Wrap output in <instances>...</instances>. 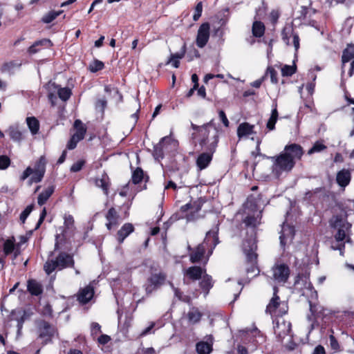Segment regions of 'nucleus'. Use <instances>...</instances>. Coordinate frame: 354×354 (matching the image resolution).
<instances>
[{"label": "nucleus", "mask_w": 354, "mask_h": 354, "mask_svg": "<svg viewBox=\"0 0 354 354\" xmlns=\"http://www.w3.org/2000/svg\"><path fill=\"white\" fill-rule=\"evenodd\" d=\"M85 164V161L83 160H78L76 162H75L74 164L72 165V166L71 167V171L72 172H77V171H80L83 166Z\"/></svg>", "instance_id": "55"}, {"label": "nucleus", "mask_w": 354, "mask_h": 354, "mask_svg": "<svg viewBox=\"0 0 354 354\" xmlns=\"http://www.w3.org/2000/svg\"><path fill=\"white\" fill-rule=\"evenodd\" d=\"M218 115H219V118H220L221 122L224 124V126L226 127H229L230 122H229L228 119L227 118V116H226L225 112L222 110L219 111Z\"/></svg>", "instance_id": "60"}, {"label": "nucleus", "mask_w": 354, "mask_h": 354, "mask_svg": "<svg viewBox=\"0 0 354 354\" xmlns=\"http://www.w3.org/2000/svg\"><path fill=\"white\" fill-rule=\"evenodd\" d=\"M273 162L272 169L276 174H279L283 171L288 172L295 167V161H292L283 152L279 156L269 157Z\"/></svg>", "instance_id": "5"}, {"label": "nucleus", "mask_w": 354, "mask_h": 354, "mask_svg": "<svg viewBox=\"0 0 354 354\" xmlns=\"http://www.w3.org/2000/svg\"><path fill=\"white\" fill-rule=\"evenodd\" d=\"M77 130L76 132L73 135L77 140L80 141L84 139L86 133V128L82 125V122L80 120H76L74 123Z\"/></svg>", "instance_id": "35"}, {"label": "nucleus", "mask_w": 354, "mask_h": 354, "mask_svg": "<svg viewBox=\"0 0 354 354\" xmlns=\"http://www.w3.org/2000/svg\"><path fill=\"white\" fill-rule=\"evenodd\" d=\"M327 147L323 143V141H317L314 143L313 147L308 151V155H312L315 153H319L325 150Z\"/></svg>", "instance_id": "43"}, {"label": "nucleus", "mask_w": 354, "mask_h": 354, "mask_svg": "<svg viewBox=\"0 0 354 354\" xmlns=\"http://www.w3.org/2000/svg\"><path fill=\"white\" fill-rule=\"evenodd\" d=\"M15 66V64L12 62L4 63L1 68V71L5 73L10 71Z\"/></svg>", "instance_id": "61"}, {"label": "nucleus", "mask_w": 354, "mask_h": 354, "mask_svg": "<svg viewBox=\"0 0 354 354\" xmlns=\"http://www.w3.org/2000/svg\"><path fill=\"white\" fill-rule=\"evenodd\" d=\"M218 225H219V223H216L215 225V226H214L210 230H209L207 233H206V237H212V244H213V248H214L217 244H218L219 243V240H218V230H219V227H218Z\"/></svg>", "instance_id": "38"}, {"label": "nucleus", "mask_w": 354, "mask_h": 354, "mask_svg": "<svg viewBox=\"0 0 354 354\" xmlns=\"http://www.w3.org/2000/svg\"><path fill=\"white\" fill-rule=\"evenodd\" d=\"M39 337L42 343L46 344L51 342L55 333L54 327L46 321H41L38 324Z\"/></svg>", "instance_id": "9"}, {"label": "nucleus", "mask_w": 354, "mask_h": 354, "mask_svg": "<svg viewBox=\"0 0 354 354\" xmlns=\"http://www.w3.org/2000/svg\"><path fill=\"white\" fill-rule=\"evenodd\" d=\"M26 121L31 133L32 135L37 134L39 130V120L35 117L32 116L27 117Z\"/></svg>", "instance_id": "33"}, {"label": "nucleus", "mask_w": 354, "mask_h": 354, "mask_svg": "<svg viewBox=\"0 0 354 354\" xmlns=\"http://www.w3.org/2000/svg\"><path fill=\"white\" fill-rule=\"evenodd\" d=\"M8 133L10 138L14 141L20 142L23 139L22 132L17 126L10 127Z\"/></svg>", "instance_id": "37"}, {"label": "nucleus", "mask_w": 354, "mask_h": 354, "mask_svg": "<svg viewBox=\"0 0 354 354\" xmlns=\"http://www.w3.org/2000/svg\"><path fill=\"white\" fill-rule=\"evenodd\" d=\"M46 214H47L46 209V207H44L40 214V216H39V221L36 225L35 230H37L40 227V225L43 223V221L46 216Z\"/></svg>", "instance_id": "62"}, {"label": "nucleus", "mask_w": 354, "mask_h": 354, "mask_svg": "<svg viewBox=\"0 0 354 354\" xmlns=\"http://www.w3.org/2000/svg\"><path fill=\"white\" fill-rule=\"evenodd\" d=\"M171 286L174 288L175 296L181 301L187 303L188 304H192V299L189 296L185 295L181 292L178 288H174L173 284L171 283Z\"/></svg>", "instance_id": "44"}, {"label": "nucleus", "mask_w": 354, "mask_h": 354, "mask_svg": "<svg viewBox=\"0 0 354 354\" xmlns=\"http://www.w3.org/2000/svg\"><path fill=\"white\" fill-rule=\"evenodd\" d=\"M32 174V176L30 178V181L36 183L41 182L44 176V174L38 173L36 171H33Z\"/></svg>", "instance_id": "58"}, {"label": "nucleus", "mask_w": 354, "mask_h": 354, "mask_svg": "<svg viewBox=\"0 0 354 354\" xmlns=\"http://www.w3.org/2000/svg\"><path fill=\"white\" fill-rule=\"evenodd\" d=\"M274 333L277 337L279 338V341H282V339L288 335L291 330V324L290 322H286L283 321L279 323L277 322L276 326L274 327Z\"/></svg>", "instance_id": "16"}, {"label": "nucleus", "mask_w": 354, "mask_h": 354, "mask_svg": "<svg viewBox=\"0 0 354 354\" xmlns=\"http://www.w3.org/2000/svg\"><path fill=\"white\" fill-rule=\"evenodd\" d=\"M12 316L13 317V319L16 320L17 322V333L19 334L25 320L29 317L30 315L24 310H18L12 311Z\"/></svg>", "instance_id": "19"}, {"label": "nucleus", "mask_w": 354, "mask_h": 354, "mask_svg": "<svg viewBox=\"0 0 354 354\" xmlns=\"http://www.w3.org/2000/svg\"><path fill=\"white\" fill-rule=\"evenodd\" d=\"M74 224V219L71 215H65L64 216V225L66 228L71 229L73 227Z\"/></svg>", "instance_id": "59"}, {"label": "nucleus", "mask_w": 354, "mask_h": 354, "mask_svg": "<svg viewBox=\"0 0 354 354\" xmlns=\"http://www.w3.org/2000/svg\"><path fill=\"white\" fill-rule=\"evenodd\" d=\"M104 64L102 61L98 59H95L92 63L89 65V69L91 72L95 73L99 71H101L104 68Z\"/></svg>", "instance_id": "48"}, {"label": "nucleus", "mask_w": 354, "mask_h": 354, "mask_svg": "<svg viewBox=\"0 0 354 354\" xmlns=\"http://www.w3.org/2000/svg\"><path fill=\"white\" fill-rule=\"evenodd\" d=\"M266 74L270 75L272 83H278L277 72L274 68L271 66L268 67Z\"/></svg>", "instance_id": "51"}, {"label": "nucleus", "mask_w": 354, "mask_h": 354, "mask_svg": "<svg viewBox=\"0 0 354 354\" xmlns=\"http://www.w3.org/2000/svg\"><path fill=\"white\" fill-rule=\"evenodd\" d=\"M145 178L144 171L140 167H137L132 174L131 180L133 184L137 185Z\"/></svg>", "instance_id": "40"}, {"label": "nucleus", "mask_w": 354, "mask_h": 354, "mask_svg": "<svg viewBox=\"0 0 354 354\" xmlns=\"http://www.w3.org/2000/svg\"><path fill=\"white\" fill-rule=\"evenodd\" d=\"M279 113L277 111V102H274L272 104L271 115L266 124V127L269 131H272L275 129V124L277 121Z\"/></svg>", "instance_id": "26"}, {"label": "nucleus", "mask_w": 354, "mask_h": 354, "mask_svg": "<svg viewBox=\"0 0 354 354\" xmlns=\"http://www.w3.org/2000/svg\"><path fill=\"white\" fill-rule=\"evenodd\" d=\"M198 134L200 136L198 143L202 148H206L216 136L217 143L218 142V129L216 127L214 120L202 125V129Z\"/></svg>", "instance_id": "3"}, {"label": "nucleus", "mask_w": 354, "mask_h": 354, "mask_svg": "<svg viewBox=\"0 0 354 354\" xmlns=\"http://www.w3.org/2000/svg\"><path fill=\"white\" fill-rule=\"evenodd\" d=\"M196 349L198 354H209L212 351V343L199 342L196 345Z\"/></svg>", "instance_id": "31"}, {"label": "nucleus", "mask_w": 354, "mask_h": 354, "mask_svg": "<svg viewBox=\"0 0 354 354\" xmlns=\"http://www.w3.org/2000/svg\"><path fill=\"white\" fill-rule=\"evenodd\" d=\"M94 295V289L93 286L88 285L80 289L77 294V299L82 304H87Z\"/></svg>", "instance_id": "14"}, {"label": "nucleus", "mask_w": 354, "mask_h": 354, "mask_svg": "<svg viewBox=\"0 0 354 354\" xmlns=\"http://www.w3.org/2000/svg\"><path fill=\"white\" fill-rule=\"evenodd\" d=\"M134 231L133 225L130 223H124L120 230L118 232V240L122 243L124 240Z\"/></svg>", "instance_id": "22"}, {"label": "nucleus", "mask_w": 354, "mask_h": 354, "mask_svg": "<svg viewBox=\"0 0 354 354\" xmlns=\"http://www.w3.org/2000/svg\"><path fill=\"white\" fill-rule=\"evenodd\" d=\"M272 279L278 283H286L290 275V268L285 263L277 261L272 267Z\"/></svg>", "instance_id": "7"}, {"label": "nucleus", "mask_w": 354, "mask_h": 354, "mask_svg": "<svg viewBox=\"0 0 354 354\" xmlns=\"http://www.w3.org/2000/svg\"><path fill=\"white\" fill-rule=\"evenodd\" d=\"M66 268H75L73 254L66 252H59L51 259H48L44 265V270L49 275L55 270H62Z\"/></svg>", "instance_id": "2"}, {"label": "nucleus", "mask_w": 354, "mask_h": 354, "mask_svg": "<svg viewBox=\"0 0 354 354\" xmlns=\"http://www.w3.org/2000/svg\"><path fill=\"white\" fill-rule=\"evenodd\" d=\"M57 94H58L59 97L62 100L66 102L70 98L72 93H71V89H69L68 88H61L58 90Z\"/></svg>", "instance_id": "47"}, {"label": "nucleus", "mask_w": 354, "mask_h": 354, "mask_svg": "<svg viewBox=\"0 0 354 354\" xmlns=\"http://www.w3.org/2000/svg\"><path fill=\"white\" fill-rule=\"evenodd\" d=\"M257 244L254 239H248L243 243V252L245 254L246 272L253 276L259 274Z\"/></svg>", "instance_id": "1"}, {"label": "nucleus", "mask_w": 354, "mask_h": 354, "mask_svg": "<svg viewBox=\"0 0 354 354\" xmlns=\"http://www.w3.org/2000/svg\"><path fill=\"white\" fill-rule=\"evenodd\" d=\"M322 187H317L313 190L306 192L304 194V199L307 201H314L317 198V194L323 191Z\"/></svg>", "instance_id": "42"}, {"label": "nucleus", "mask_w": 354, "mask_h": 354, "mask_svg": "<svg viewBox=\"0 0 354 354\" xmlns=\"http://www.w3.org/2000/svg\"><path fill=\"white\" fill-rule=\"evenodd\" d=\"M55 191L54 186H49L41 192L37 198V203L40 206L44 205Z\"/></svg>", "instance_id": "28"}, {"label": "nucleus", "mask_w": 354, "mask_h": 354, "mask_svg": "<svg viewBox=\"0 0 354 354\" xmlns=\"http://www.w3.org/2000/svg\"><path fill=\"white\" fill-rule=\"evenodd\" d=\"M346 225L347 226L346 229H348V227H351V225L349 223H346V225L344 224L341 227H339L338 229V230L335 236V239L337 241H342L344 240V239L346 237V231L343 227H344Z\"/></svg>", "instance_id": "49"}, {"label": "nucleus", "mask_w": 354, "mask_h": 354, "mask_svg": "<svg viewBox=\"0 0 354 354\" xmlns=\"http://www.w3.org/2000/svg\"><path fill=\"white\" fill-rule=\"evenodd\" d=\"M107 105V101L105 98L99 99L97 100L95 103L96 109L100 110L102 112H104V109Z\"/></svg>", "instance_id": "57"}, {"label": "nucleus", "mask_w": 354, "mask_h": 354, "mask_svg": "<svg viewBox=\"0 0 354 354\" xmlns=\"http://www.w3.org/2000/svg\"><path fill=\"white\" fill-rule=\"evenodd\" d=\"M279 304H280L279 297V296L272 297L266 307V312L270 315L274 314L276 312V310L279 307Z\"/></svg>", "instance_id": "36"}, {"label": "nucleus", "mask_w": 354, "mask_h": 354, "mask_svg": "<svg viewBox=\"0 0 354 354\" xmlns=\"http://www.w3.org/2000/svg\"><path fill=\"white\" fill-rule=\"evenodd\" d=\"M294 286L295 290L301 293L302 296L307 297H317V291L315 290L313 284L311 283L309 277L303 274H298L295 277Z\"/></svg>", "instance_id": "4"}, {"label": "nucleus", "mask_w": 354, "mask_h": 354, "mask_svg": "<svg viewBox=\"0 0 354 354\" xmlns=\"http://www.w3.org/2000/svg\"><path fill=\"white\" fill-rule=\"evenodd\" d=\"M254 125H251L248 122L240 124L237 128V136L239 138L248 136L254 133Z\"/></svg>", "instance_id": "25"}, {"label": "nucleus", "mask_w": 354, "mask_h": 354, "mask_svg": "<svg viewBox=\"0 0 354 354\" xmlns=\"http://www.w3.org/2000/svg\"><path fill=\"white\" fill-rule=\"evenodd\" d=\"M262 214L261 212L257 214L256 216H248L243 220V223L247 227H257L260 223L261 220Z\"/></svg>", "instance_id": "29"}, {"label": "nucleus", "mask_w": 354, "mask_h": 354, "mask_svg": "<svg viewBox=\"0 0 354 354\" xmlns=\"http://www.w3.org/2000/svg\"><path fill=\"white\" fill-rule=\"evenodd\" d=\"M297 72V66L293 64L290 65H284L281 68V75L283 77H290L294 75Z\"/></svg>", "instance_id": "45"}, {"label": "nucleus", "mask_w": 354, "mask_h": 354, "mask_svg": "<svg viewBox=\"0 0 354 354\" xmlns=\"http://www.w3.org/2000/svg\"><path fill=\"white\" fill-rule=\"evenodd\" d=\"M292 36V44L297 51L299 48V37L297 34L294 32L293 24H286L281 31V37L283 41L287 44L290 45V38Z\"/></svg>", "instance_id": "10"}, {"label": "nucleus", "mask_w": 354, "mask_h": 354, "mask_svg": "<svg viewBox=\"0 0 354 354\" xmlns=\"http://www.w3.org/2000/svg\"><path fill=\"white\" fill-rule=\"evenodd\" d=\"M185 53H186V44H184L183 46H182L180 52H178L174 54H171L166 64H170L174 59L179 60V59H182L185 56Z\"/></svg>", "instance_id": "46"}, {"label": "nucleus", "mask_w": 354, "mask_h": 354, "mask_svg": "<svg viewBox=\"0 0 354 354\" xmlns=\"http://www.w3.org/2000/svg\"><path fill=\"white\" fill-rule=\"evenodd\" d=\"M27 290L31 295L39 296L43 293V286L40 282L30 279L27 281Z\"/></svg>", "instance_id": "20"}, {"label": "nucleus", "mask_w": 354, "mask_h": 354, "mask_svg": "<svg viewBox=\"0 0 354 354\" xmlns=\"http://www.w3.org/2000/svg\"><path fill=\"white\" fill-rule=\"evenodd\" d=\"M33 172L32 168L28 167L23 172L20 177L21 180H25L28 176H30Z\"/></svg>", "instance_id": "63"}, {"label": "nucleus", "mask_w": 354, "mask_h": 354, "mask_svg": "<svg viewBox=\"0 0 354 354\" xmlns=\"http://www.w3.org/2000/svg\"><path fill=\"white\" fill-rule=\"evenodd\" d=\"M204 203V201L202 198H199L198 200L193 202L192 212L196 213L201 209L202 205Z\"/></svg>", "instance_id": "56"}, {"label": "nucleus", "mask_w": 354, "mask_h": 354, "mask_svg": "<svg viewBox=\"0 0 354 354\" xmlns=\"http://www.w3.org/2000/svg\"><path fill=\"white\" fill-rule=\"evenodd\" d=\"M206 272V268L201 266H194L188 268L185 271V275L190 280L195 281L201 279L202 276Z\"/></svg>", "instance_id": "15"}, {"label": "nucleus", "mask_w": 354, "mask_h": 354, "mask_svg": "<svg viewBox=\"0 0 354 354\" xmlns=\"http://www.w3.org/2000/svg\"><path fill=\"white\" fill-rule=\"evenodd\" d=\"M167 279V275L163 272L152 273L147 279L144 286L146 295H149L162 286Z\"/></svg>", "instance_id": "8"}, {"label": "nucleus", "mask_w": 354, "mask_h": 354, "mask_svg": "<svg viewBox=\"0 0 354 354\" xmlns=\"http://www.w3.org/2000/svg\"><path fill=\"white\" fill-rule=\"evenodd\" d=\"M214 281L212 277L207 274L206 272L202 276L201 281L200 282V287L203 290L206 296L208 295L210 289L213 287Z\"/></svg>", "instance_id": "24"}, {"label": "nucleus", "mask_w": 354, "mask_h": 354, "mask_svg": "<svg viewBox=\"0 0 354 354\" xmlns=\"http://www.w3.org/2000/svg\"><path fill=\"white\" fill-rule=\"evenodd\" d=\"M205 252L206 248L204 243L198 244L196 248H194L192 252L189 254L190 262L192 263L201 262L204 258Z\"/></svg>", "instance_id": "17"}, {"label": "nucleus", "mask_w": 354, "mask_h": 354, "mask_svg": "<svg viewBox=\"0 0 354 354\" xmlns=\"http://www.w3.org/2000/svg\"><path fill=\"white\" fill-rule=\"evenodd\" d=\"M202 316L203 313L198 308L194 306L191 307L187 313L188 322L193 325L198 324L201 321Z\"/></svg>", "instance_id": "21"}, {"label": "nucleus", "mask_w": 354, "mask_h": 354, "mask_svg": "<svg viewBox=\"0 0 354 354\" xmlns=\"http://www.w3.org/2000/svg\"><path fill=\"white\" fill-rule=\"evenodd\" d=\"M95 185L98 187L102 188L104 193L108 196L109 194V178L106 174L104 173L101 178H98L95 179Z\"/></svg>", "instance_id": "27"}, {"label": "nucleus", "mask_w": 354, "mask_h": 354, "mask_svg": "<svg viewBox=\"0 0 354 354\" xmlns=\"http://www.w3.org/2000/svg\"><path fill=\"white\" fill-rule=\"evenodd\" d=\"M295 236V228L288 224L283 223L280 232V245L283 250H285V247L288 241H292Z\"/></svg>", "instance_id": "13"}, {"label": "nucleus", "mask_w": 354, "mask_h": 354, "mask_svg": "<svg viewBox=\"0 0 354 354\" xmlns=\"http://www.w3.org/2000/svg\"><path fill=\"white\" fill-rule=\"evenodd\" d=\"M34 207V205H28L25 209L20 214V220L21 221L24 223L27 217L29 216V214L31 213Z\"/></svg>", "instance_id": "52"}, {"label": "nucleus", "mask_w": 354, "mask_h": 354, "mask_svg": "<svg viewBox=\"0 0 354 354\" xmlns=\"http://www.w3.org/2000/svg\"><path fill=\"white\" fill-rule=\"evenodd\" d=\"M118 218L119 216L116 209L114 207H111L106 214V218L108 221L106 226L108 230H111L113 227L118 225Z\"/></svg>", "instance_id": "23"}, {"label": "nucleus", "mask_w": 354, "mask_h": 354, "mask_svg": "<svg viewBox=\"0 0 354 354\" xmlns=\"http://www.w3.org/2000/svg\"><path fill=\"white\" fill-rule=\"evenodd\" d=\"M292 161L300 160L304 154V150L301 145L295 143L287 145L283 151Z\"/></svg>", "instance_id": "12"}, {"label": "nucleus", "mask_w": 354, "mask_h": 354, "mask_svg": "<svg viewBox=\"0 0 354 354\" xmlns=\"http://www.w3.org/2000/svg\"><path fill=\"white\" fill-rule=\"evenodd\" d=\"M210 26L207 22L202 24L197 32L196 44L198 47L203 48L208 42L209 38Z\"/></svg>", "instance_id": "11"}, {"label": "nucleus", "mask_w": 354, "mask_h": 354, "mask_svg": "<svg viewBox=\"0 0 354 354\" xmlns=\"http://www.w3.org/2000/svg\"><path fill=\"white\" fill-rule=\"evenodd\" d=\"M203 11V3L201 1H199L195 8L194 14L193 15V20L196 21L199 19L201 16Z\"/></svg>", "instance_id": "54"}, {"label": "nucleus", "mask_w": 354, "mask_h": 354, "mask_svg": "<svg viewBox=\"0 0 354 354\" xmlns=\"http://www.w3.org/2000/svg\"><path fill=\"white\" fill-rule=\"evenodd\" d=\"M44 46H52L50 40L48 39H43L35 41L28 48V52L29 54H35L39 51V49H38L37 47Z\"/></svg>", "instance_id": "30"}, {"label": "nucleus", "mask_w": 354, "mask_h": 354, "mask_svg": "<svg viewBox=\"0 0 354 354\" xmlns=\"http://www.w3.org/2000/svg\"><path fill=\"white\" fill-rule=\"evenodd\" d=\"M354 58V44H348L347 47L343 50L342 62L343 64L348 62Z\"/></svg>", "instance_id": "34"}, {"label": "nucleus", "mask_w": 354, "mask_h": 354, "mask_svg": "<svg viewBox=\"0 0 354 354\" xmlns=\"http://www.w3.org/2000/svg\"><path fill=\"white\" fill-rule=\"evenodd\" d=\"M78 142L80 141L72 136L71 138L68 142L67 148L71 150L75 149Z\"/></svg>", "instance_id": "64"}, {"label": "nucleus", "mask_w": 354, "mask_h": 354, "mask_svg": "<svg viewBox=\"0 0 354 354\" xmlns=\"http://www.w3.org/2000/svg\"><path fill=\"white\" fill-rule=\"evenodd\" d=\"M47 161L44 156H41L39 160L35 162L33 171H36L38 173L44 174L46 172V165Z\"/></svg>", "instance_id": "39"}, {"label": "nucleus", "mask_w": 354, "mask_h": 354, "mask_svg": "<svg viewBox=\"0 0 354 354\" xmlns=\"http://www.w3.org/2000/svg\"><path fill=\"white\" fill-rule=\"evenodd\" d=\"M10 159L8 156L2 155L0 156V169H6L10 165Z\"/></svg>", "instance_id": "53"}, {"label": "nucleus", "mask_w": 354, "mask_h": 354, "mask_svg": "<svg viewBox=\"0 0 354 354\" xmlns=\"http://www.w3.org/2000/svg\"><path fill=\"white\" fill-rule=\"evenodd\" d=\"M15 249L14 241L8 239L3 244V252L6 255L11 254Z\"/></svg>", "instance_id": "50"}, {"label": "nucleus", "mask_w": 354, "mask_h": 354, "mask_svg": "<svg viewBox=\"0 0 354 354\" xmlns=\"http://www.w3.org/2000/svg\"><path fill=\"white\" fill-rule=\"evenodd\" d=\"M216 148L217 140L216 137L206 148H203L205 151L201 153L198 156L196 163L199 170H203L209 166L212 160L213 154L215 153Z\"/></svg>", "instance_id": "6"}, {"label": "nucleus", "mask_w": 354, "mask_h": 354, "mask_svg": "<svg viewBox=\"0 0 354 354\" xmlns=\"http://www.w3.org/2000/svg\"><path fill=\"white\" fill-rule=\"evenodd\" d=\"M63 12V10L50 11L43 16L41 21L44 24H50Z\"/></svg>", "instance_id": "41"}, {"label": "nucleus", "mask_w": 354, "mask_h": 354, "mask_svg": "<svg viewBox=\"0 0 354 354\" xmlns=\"http://www.w3.org/2000/svg\"><path fill=\"white\" fill-rule=\"evenodd\" d=\"M351 180V174L349 169H343L337 173L336 182L339 187L344 189L349 185Z\"/></svg>", "instance_id": "18"}, {"label": "nucleus", "mask_w": 354, "mask_h": 354, "mask_svg": "<svg viewBox=\"0 0 354 354\" xmlns=\"http://www.w3.org/2000/svg\"><path fill=\"white\" fill-rule=\"evenodd\" d=\"M265 26L263 23L259 21H254L252 27V35L255 37H261L265 32Z\"/></svg>", "instance_id": "32"}]
</instances>
